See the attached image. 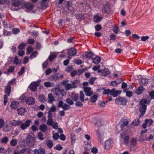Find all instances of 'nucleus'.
Masks as SVG:
<instances>
[{
	"mask_svg": "<svg viewBox=\"0 0 154 154\" xmlns=\"http://www.w3.org/2000/svg\"><path fill=\"white\" fill-rule=\"evenodd\" d=\"M148 103L146 99H143L140 102V106L139 108V111L141 112L139 117H142L145 114L146 108L147 105Z\"/></svg>",
	"mask_w": 154,
	"mask_h": 154,
	"instance_id": "1",
	"label": "nucleus"
},
{
	"mask_svg": "<svg viewBox=\"0 0 154 154\" xmlns=\"http://www.w3.org/2000/svg\"><path fill=\"white\" fill-rule=\"evenodd\" d=\"M51 91L57 98H61L66 94V92L63 90H60L59 88L53 89Z\"/></svg>",
	"mask_w": 154,
	"mask_h": 154,
	"instance_id": "2",
	"label": "nucleus"
},
{
	"mask_svg": "<svg viewBox=\"0 0 154 154\" xmlns=\"http://www.w3.org/2000/svg\"><path fill=\"white\" fill-rule=\"evenodd\" d=\"M113 143V140L112 139L107 140L104 142V149L107 150H109L112 146Z\"/></svg>",
	"mask_w": 154,
	"mask_h": 154,
	"instance_id": "3",
	"label": "nucleus"
},
{
	"mask_svg": "<svg viewBox=\"0 0 154 154\" xmlns=\"http://www.w3.org/2000/svg\"><path fill=\"white\" fill-rule=\"evenodd\" d=\"M35 138L33 137L30 135L27 136L26 140V142L28 145L30 147H33L34 145Z\"/></svg>",
	"mask_w": 154,
	"mask_h": 154,
	"instance_id": "4",
	"label": "nucleus"
},
{
	"mask_svg": "<svg viewBox=\"0 0 154 154\" xmlns=\"http://www.w3.org/2000/svg\"><path fill=\"white\" fill-rule=\"evenodd\" d=\"M127 102V100L125 97H119L115 100L116 103L119 105L126 104Z\"/></svg>",
	"mask_w": 154,
	"mask_h": 154,
	"instance_id": "5",
	"label": "nucleus"
},
{
	"mask_svg": "<svg viewBox=\"0 0 154 154\" xmlns=\"http://www.w3.org/2000/svg\"><path fill=\"white\" fill-rule=\"evenodd\" d=\"M40 81L38 80L35 82H32L29 85L30 90L33 91H35L37 89V87L39 85Z\"/></svg>",
	"mask_w": 154,
	"mask_h": 154,
	"instance_id": "6",
	"label": "nucleus"
},
{
	"mask_svg": "<svg viewBox=\"0 0 154 154\" xmlns=\"http://www.w3.org/2000/svg\"><path fill=\"white\" fill-rule=\"evenodd\" d=\"M32 152V154H46L45 149L42 147L39 148L38 149H35Z\"/></svg>",
	"mask_w": 154,
	"mask_h": 154,
	"instance_id": "7",
	"label": "nucleus"
},
{
	"mask_svg": "<svg viewBox=\"0 0 154 154\" xmlns=\"http://www.w3.org/2000/svg\"><path fill=\"white\" fill-rule=\"evenodd\" d=\"M31 122V121L30 120H27L25 123H22V122L20 124V128L22 130H24L29 126Z\"/></svg>",
	"mask_w": 154,
	"mask_h": 154,
	"instance_id": "8",
	"label": "nucleus"
},
{
	"mask_svg": "<svg viewBox=\"0 0 154 154\" xmlns=\"http://www.w3.org/2000/svg\"><path fill=\"white\" fill-rule=\"evenodd\" d=\"M139 83L141 85H146L147 84L148 81L147 79L146 78H143L141 76H140L139 79Z\"/></svg>",
	"mask_w": 154,
	"mask_h": 154,
	"instance_id": "9",
	"label": "nucleus"
},
{
	"mask_svg": "<svg viewBox=\"0 0 154 154\" xmlns=\"http://www.w3.org/2000/svg\"><path fill=\"white\" fill-rule=\"evenodd\" d=\"M33 8L34 6L32 5L30 3H27L25 5V10L26 12H29L32 11Z\"/></svg>",
	"mask_w": 154,
	"mask_h": 154,
	"instance_id": "10",
	"label": "nucleus"
},
{
	"mask_svg": "<svg viewBox=\"0 0 154 154\" xmlns=\"http://www.w3.org/2000/svg\"><path fill=\"white\" fill-rule=\"evenodd\" d=\"M102 11L106 14H109L110 11V8L109 5L107 3L106 4L103 8Z\"/></svg>",
	"mask_w": 154,
	"mask_h": 154,
	"instance_id": "11",
	"label": "nucleus"
},
{
	"mask_svg": "<svg viewBox=\"0 0 154 154\" xmlns=\"http://www.w3.org/2000/svg\"><path fill=\"white\" fill-rule=\"evenodd\" d=\"M153 121L151 119H146L145 122L142 125V127L144 128H146L147 126H149L152 123Z\"/></svg>",
	"mask_w": 154,
	"mask_h": 154,
	"instance_id": "12",
	"label": "nucleus"
},
{
	"mask_svg": "<svg viewBox=\"0 0 154 154\" xmlns=\"http://www.w3.org/2000/svg\"><path fill=\"white\" fill-rule=\"evenodd\" d=\"M84 90L85 93V95L87 96H90L93 94L92 91L91 90V89L89 87H84Z\"/></svg>",
	"mask_w": 154,
	"mask_h": 154,
	"instance_id": "13",
	"label": "nucleus"
},
{
	"mask_svg": "<svg viewBox=\"0 0 154 154\" xmlns=\"http://www.w3.org/2000/svg\"><path fill=\"white\" fill-rule=\"evenodd\" d=\"M67 81H63L62 82V84L64 87L67 90H69L73 88L72 85L69 83H67Z\"/></svg>",
	"mask_w": 154,
	"mask_h": 154,
	"instance_id": "14",
	"label": "nucleus"
},
{
	"mask_svg": "<svg viewBox=\"0 0 154 154\" xmlns=\"http://www.w3.org/2000/svg\"><path fill=\"white\" fill-rule=\"evenodd\" d=\"M121 137L124 139V143L125 145H127L128 143L129 136L124 134H121Z\"/></svg>",
	"mask_w": 154,
	"mask_h": 154,
	"instance_id": "15",
	"label": "nucleus"
},
{
	"mask_svg": "<svg viewBox=\"0 0 154 154\" xmlns=\"http://www.w3.org/2000/svg\"><path fill=\"white\" fill-rule=\"evenodd\" d=\"M3 125V130L5 132L8 131L11 128V125L10 123H6Z\"/></svg>",
	"mask_w": 154,
	"mask_h": 154,
	"instance_id": "16",
	"label": "nucleus"
},
{
	"mask_svg": "<svg viewBox=\"0 0 154 154\" xmlns=\"http://www.w3.org/2000/svg\"><path fill=\"white\" fill-rule=\"evenodd\" d=\"M121 92L120 90L116 91L115 89H113L111 90V95H112L114 97H116Z\"/></svg>",
	"mask_w": 154,
	"mask_h": 154,
	"instance_id": "17",
	"label": "nucleus"
},
{
	"mask_svg": "<svg viewBox=\"0 0 154 154\" xmlns=\"http://www.w3.org/2000/svg\"><path fill=\"white\" fill-rule=\"evenodd\" d=\"M76 54V50L75 48H72L68 50V54L69 56L75 55Z\"/></svg>",
	"mask_w": 154,
	"mask_h": 154,
	"instance_id": "18",
	"label": "nucleus"
},
{
	"mask_svg": "<svg viewBox=\"0 0 154 154\" xmlns=\"http://www.w3.org/2000/svg\"><path fill=\"white\" fill-rule=\"evenodd\" d=\"M85 143L86 145L85 147V149L87 151L90 150L92 147L91 143V141L85 142Z\"/></svg>",
	"mask_w": 154,
	"mask_h": 154,
	"instance_id": "19",
	"label": "nucleus"
},
{
	"mask_svg": "<svg viewBox=\"0 0 154 154\" xmlns=\"http://www.w3.org/2000/svg\"><path fill=\"white\" fill-rule=\"evenodd\" d=\"M18 113L20 115H23L26 111V109L24 107H21L17 109Z\"/></svg>",
	"mask_w": 154,
	"mask_h": 154,
	"instance_id": "20",
	"label": "nucleus"
},
{
	"mask_svg": "<svg viewBox=\"0 0 154 154\" xmlns=\"http://www.w3.org/2000/svg\"><path fill=\"white\" fill-rule=\"evenodd\" d=\"M28 95L27 94L25 93L23 94L20 97L19 100L22 102L24 103L26 100V98L28 97Z\"/></svg>",
	"mask_w": 154,
	"mask_h": 154,
	"instance_id": "21",
	"label": "nucleus"
},
{
	"mask_svg": "<svg viewBox=\"0 0 154 154\" xmlns=\"http://www.w3.org/2000/svg\"><path fill=\"white\" fill-rule=\"evenodd\" d=\"M19 103L17 101H12L10 105L11 109H15L18 107Z\"/></svg>",
	"mask_w": 154,
	"mask_h": 154,
	"instance_id": "22",
	"label": "nucleus"
},
{
	"mask_svg": "<svg viewBox=\"0 0 154 154\" xmlns=\"http://www.w3.org/2000/svg\"><path fill=\"white\" fill-rule=\"evenodd\" d=\"M56 107L54 106V105H52L49 111L48 112V117H49V116H51L52 114L51 112H54L56 111Z\"/></svg>",
	"mask_w": 154,
	"mask_h": 154,
	"instance_id": "23",
	"label": "nucleus"
},
{
	"mask_svg": "<svg viewBox=\"0 0 154 154\" xmlns=\"http://www.w3.org/2000/svg\"><path fill=\"white\" fill-rule=\"evenodd\" d=\"M101 60V58L100 57L96 56L92 59V61L93 63L95 64H98Z\"/></svg>",
	"mask_w": 154,
	"mask_h": 154,
	"instance_id": "24",
	"label": "nucleus"
},
{
	"mask_svg": "<svg viewBox=\"0 0 154 154\" xmlns=\"http://www.w3.org/2000/svg\"><path fill=\"white\" fill-rule=\"evenodd\" d=\"M79 97V94L75 93H72L71 96V98L74 101H76L78 100Z\"/></svg>",
	"mask_w": 154,
	"mask_h": 154,
	"instance_id": "25",
	"label": "nucleus"
},
{
	"mask_svg": "<svg viewBox=\"0 0 154 154\" xmlns=\"http://www.w3.org/2000/svg\"><path fill=\"white\" fill-rule=\"evenodd\" d=\"M26 103L29 105H31L34 103L35 100L32 98L30 97L26 100Z\"/></svg>",
	"mask_w": 154,
	"mask_h": 154,
	"instance_id": "26",
	"label": "nucleus"
},
{
	"mask_svg": "<svg viewBox=\"0 0 154 154\" xmlns=\"http://www.w3.org/2000/svg\"><path fill=\"white\" fill-rule=\"evenodd\" d=\"M39 129L43 132H46L47 130V127L45 125L42 124L39 127Z\"/></svg>",
	"mask_w": 154,
	"mask_h": 154,
	"instance_id": "27",
	"label": "nucleus"
},
{
	"mask_svg": "<svg viewBox=\"0 0 154 154\" xmlns=\"http://www.w3.org/2000/svg\"><path fill=\"white\" fill-rule=\"evenodd\" d=\"M144 90L143 87H140L138 88L136 90L135 93L138 94H140Z\"/></svg>",
	"mask_w": 154,
	"mask_h": 154,
	"instance_id": "28",
	"label": "nucleus"
},
{
	"mask_svg": "<svg viewBox=\"0 0 154 154\" xmlns=\"http://www.w3.org/2000/svg\"><path fill=\"white\" fill-rule=\"evenodd\" d=\"M48 102L50 103H52L55 100L54 97L51 94H48Z\"/></svg>",
	"mask_w": 154,
	"mask_h": 154,
	"instance_id": "29",
	"label": "nucleus"
},
{
	"mask_svg": "<svg viewBox=\"0 0 154 154\" xmlns=\"http://www.w3.org/2000/svg\"><path fill=\"white\" fill-rule=\"evenodd\" d=\"M62 75H60L59 73L55 74L52 76L53 80H57L59 78H63Z\"/></svg>",
	"mask_w": 154,
	"mask_h": 154,
	"instance_id": "30",
	"label": "nucleus"
},
{
	"mask_svg": "<svg viewBox=\"0 0 154 154\" xmlns=\"http://www.w3.org/2000/svg\"><path fill=\"white\" fill-rule=\"evenodd\" d=\"M102 19V17H99L98 15H96L94 18V22L97 23L100 22Z\"/></svg>",
	"mask_w": 154,
	"mask_h": 154,
	"instance_id": "31",
	"label": "nucleus"
},
{
	"mask_svg": "<svg viewBox=\"0 0 154 154\" xmlns=\"http://www.w3.org/2000/svg\"><path fill=\"white\" fill-rule=\"evenodd\" d=\"M11 90V87L9 85H7L5 88V92L9 96Z\"/></svg>",
	"mask_w": 154,
	"mask_h": 154,
	"instance_id": "32",
	"label": "nucleus"
},
{
	"mask_svg": "<svg viewBox=\"0 0 154 154\" xmlns=\"http://www.w3.org/2000/svg\"><path fill=\"white\" fill-rule=\"evenodd\" d=\"M75 17L77 19L79 20H82L84 18V15L82 14H77Z\"/></svg>",
	"mask_w": 154,
	"mask_h": 154,
	"instance_id": "33",
	"label": "nucleus"
},
{
	"mask_svg": "<svg viewBox=\"0 0 154 154\" xmlns=\"http://www.w3.org/2000/svg\"><path fill=\"white\" fill-rule=\"evenodd\" d=\"M22 121H16L15 120L13 121L11 123V125L13 126H18L21 123Z\"/></svg>",
	"mask_w": 154,
	"mask_h": 154,
	"instance_id": "34",
	"label": "nucleus"
},
{
	"mask_svg": "<svg viewBox=\"0 0 154 154\" xmlns=\"http://www.w3.org/2000/svg\"><path fill=\"white\" fill-rule=\"evenodd\" d=\"M46 144L48 147L49 148H51L53 146V143L52 141L48 140L46 142Z\"/></svg>",
	"mask_w": 154,
	"mask_h": 154,
	"instance_id": "35",
	"label": "nucleus"
},
{
	"mask_svg": "<svg viewBox=\"0 0 154 154\" xmlns=\"http://www.w3.org/2000/svg\"><path fill=\"white\" fill-rule=\"evenodd\" d=\"M72 84L73 88H75L79 85V80H76L73 81Z\"/></svg>",
	"mask_w": 154,
	"mask_h": 154,
	"instance_id": "36",
	"label": "nucleus"
},
{
	"mask_svg": "<svg viewBox=\"0 0 154 154\" xmlns=\"http://www.w3.org/2000/svg\"><path fill=\"white\" fill-rule=\"evenodd\" d=\"M103 94H106L107 95H111V90L109 89H105L103 91Z\"/></svg>",
	"mask_w": 154,
	"mask_h": 154,
	"instance_id": "37",
	"label": "nucleus"
},
{
	"mask_svg": "<svg viewBox=\"0 0 154 154\" xmlns=\"http://www.w3.org/2000/svg\"><path fill=\"white\" fill-rule=\"evenodd\" d=\"M98 97V96L96 95H94L92 96L91 98V101L92 102H95L97 100Z\"/></svg>",
	"mask_w": 154,
	"mask_h": 154,
	"instance_id": "38",
	"label": "nucleus"
},
{
	"mask_svg": "<svg viewBox=\"0 0 154 154\" xmlns=\"http://www.w3.org/2000/svg\"><path fill=\"white\" fill-rule=\"evenodd\" d=\"M51 117V116H49V117H48V119L47 123V124L49 125H51L54 122H53L52 119L50 118Z\"/></svg>",
	"mask_w": 154,
	"mask_h": 154,
	"instance_id": "39",
	"label": "nucleus"
},
{
	"mask_svg": "<svg viewBox=\"0 0 154 154\" xmlns=\"http://www.w3.org/2000/svg\"><path fill=\"white\" fill-rule=\"evenodd\" d=\"M154 138V134H149V136L146 138V140H148L149 141H151Z\"/></svg>",
	"mask_w": 154,
	"mask_h": 154,
	"instance_id": "40",
	"label": "nucleus"
},
{
	"mask_svg": "<svg viewBox=\"0 0 154 154\" xmlns=\"http://www.w3.org/2000/svg\"><path fill=\"white\" fill-rule=\"evenodd\" d=\"M17 144V140L15 139H12L10 142V144L12 146H14Z\"/></svg>",
	"mask_w": 154,
	"mask_h": 154,
	"instance_id": "41",
	"label": "nucleus"
},
{
	"mask_svg": "<svg viewBox=\"0 0 154 154\" xmlns=\"http://www.w3.org/2000/svg\"><path fill=\"white\" fill-rule=\"evenodd\" d=\"M19 29L17 28H14L12 29V32L13 34H17L20 32Z\"/></svg>",
	"mask_w": 154,
	"mask_h": 154,
	"instance_id": "42",
	"label": "nucleus"
},
{
	"mask_svg": "<svg viewBox=\"0 0 154 154\" xmlns=\"http://www.w3.org/2000/svg\"><path fill=\"white\" fill-rule=\"evenodd\" d=\"M38 100L42 103H44L45 101V97L43 95L39 96L38 97Z\"/></svg>",
	"mask_w": 154,
	"mask_h": 154,
	"instance_id": "43",
	"label": "nucleus"
},
{
	"mask_svg": "<svg viewBox=\"0 0 154 154\" xmlns=\"http://www.w3.org/2000/svg\"><path fill=\"white\" fill-rule=\"evenodd\" d=\"M79 99L81 101H83L84 100V95L82 91H81L80 93Z\"/></svg>",
	"mask_w": 154,
	"mask_h": 154,
	"instance_id": "44",
	"label": "nucleus"
},
{
	"mask_svg": "<svg viewBox=\"0 0 154 154\" xmlns=\"http://www.w3.org/2000/svg\"><path fill=\"white\" fill-rule=\"evenodd\" d=\"M118 80H116L115 81L112 82L110 84L111 85L115 86L118 85L120 83V82H118Z\"/></svg>",
	"mask_w": 154,
	"mask_h": 154,
	"instance_id": "45",
	"label": "nucleus"
},
{
	"mask_svg": "<svg viewBox=\"0 0 154 154\" xmlns=\"http://www.w3.org/2000/svg\"><path fill=\"white\" fill-rule=\"evenodd\" d=\"M109 70L107 69H105L102 72V74L104 76H106L109 74Z\"/></svg>",
	"mask_w": 154,
	"mask_h": 154,
	"instance_id": "46",
	"label": "nucleus"
},
{
	"mask_svg": "<svg viewBox=\"0 0 154 154\" xmlns=\"http://www.w3.org/2000/svg\"><path fill=\"white\" fill-rule=\"evenodd\" d=\"M8 137H6L2 138L1 142L2 143H6L8 141Z\"/></svg>",
	"mask_w": 154,
	"mask_h": 154,
	"instance_id": "47",
	"label": "nucleus"
},
{
	"mask_svg": "<svg viewBox=\"0 0 154 154\" xmlns=\"http://www.w3.org/2000/svg\"><path fill=\"white\" fill-rule=\"evenodd\" d=\"M140 123L139 120L138 119L135 120L132 122V124L134 126H137Z\"/></svg>",
	"mask_w": 154,
	"mask_h": 154,
	"instance_id": "48",
	"label": "nucleus"
},
{
	"mask_svg": "<svg viewBox=\"0 0 154 154\" xmlns=\"http://www.w3.org/2000/svg\"><path fill=\"white\" fill-rule=\"evenodd\" d=\"M70 107L69 105H67L66 104H64L62 106V108L64 110L69 109Z\"/></svg>",
	"mask_w": 154,
	"mask_h": 154,
	"instance_id": "49",
	"label": "nucleus"
},
{
	"mask_svg": "<svg viewBox=\"0 0 154 154\" xmlns=\"http://www.w3.org/2000/svg\"><path fill=\"white\" fill-rule=\"evenodd\" d=\"M51 125L53 127V128L55 129H57L58 128V123L56 122H54Z\"/></svg>",
	"mask_w": 154,
	"mask_h": 154,
	"instance_id": "50",
	"label": "nucleus"
},
{
	"mask_svg": "<svg viewBox=\"0 0 154 154\" xmlns=\"http://www.w3.org/2000/svg\"><path fill=\"white\" fill-rule=\"evenodd\" d=\"M53 138L55 140H57L59 138V134L57 133H55L54 134V132H53Z\"/></svg>",
	"mask_w": 154,
	"mask_h": 154,
	"instance_id": "51",
	"label": "nucleus"
},
{
	"mask_svg": "<svg viewBox=\"0 0 154 154\" xmlns=\"http://www.w3.org/2000/svg\"><path fill=\"white\" fill-rule=\"evenodd\" d=\"M137 142V139L136 138H133L131 140V143L133 145H135L136 144Z\"/></svg>",
	"mask_w": 154,
	"mask_h": 154,
	"instance_id": "52",
	"label": "nucleus"
},
{
	"mask_svg": "<svg viewBox=\"0 0 154 154\" xmlns=\"http://www.w3.org/2000/svg\"><path fill=\"white\" fill-rule=\"evenodd\" d=\"M38 139L41 140H42L43 139V135L41 132L38 133Z\"/></svg>",
	"mask_w": 154,
	"mask_h": 154,
	"instance_id": "53",
	"label": "nucleus"
},
{
	"mask_svg": "<svg viewBox=\"0 0 154 154\" xmlns=\"http://www.w3.org/2000/svg\"><path fill=\"white\" fill-rule=\"evenodd\" d=\"M26 45V44L25 43H21L19 46L18 48L20 50L23 49Z\"/></svg>",
	"mask_w": 154,
	"mask_h": 154,
	"instance_id": "54",
	"label": "nucleus"
},
{
	"mask_svg": "<svg viewBox=\"0 0 154 154\" xmlns=\"http://www.w3.org/2000/svg\"><path fill=\"white\" fill-rule=\"evenodd\" d=\"M37 54V51H35L33 52L30 56V59H32L34 58L35 57Z\"/></svg>",
	"mask_w": 154,
	"mask_h": 154,
	"instance_id": "55",
	"label": "nucleus"
},
{
	"mask_svg": "<svg viewBox=\"0 0 154 154\" xmlns=\"http://www.w3.org/2000/svg\"><path fill=\"white\" fill-rule=\"evenodd\" d=\"M8 95H5L4 96V103L5 105H6L8 101Z\"/></svg>",
	"mask_w": 154,
	"mask_h": 154,
	"instance_id": "56",
	"label": "nucleus"
},
{
	"mask_svg": "<svg viewBox=\"0 0 154 154\" xmlns=\"http://www.w3.org/2000/svg\"><path fill=\"white\" fill-rule=\"evenodd\" d=\"M33 51V48L31 46H29L27 48V53L29 54Z\"/></svg>",
	"mask_w": 154,
	"mask_h": 154,
	"instance_id": "57",
	"label": "nucleus"
},
{
	"mask_svg": "<svg viewBox=\"0 0 154 154\" xmlns=\"http://www.w3.org/2000/svg\"><path fill=\"white\" fill-rule=\"evenodd\" d=\"M45 86L46 87H50L51 86V83L49 82H46L44 84Z\"/></svg>",
	"mask_w": 154,
	"mask_h": 154,
	"instance_id": "58",
	"label": "nucleus"
},
{
	"mask_svg": "<svg viewBox=\"0 0 154 154\" xmlns=\"http://www.w3.org/2000/svg\"><path fill=\"white\" fill-rule=\"evenodd\" d=\"M25 68L23 67L21 68L20 71L18 72V74L19 75H22L24 72Z\"/></svg>",
	"mask_w": 154,
	"mask_h": 154,
	"instance_id": "59",
	"label": "nucleus"
},
{
	"mask_svg": "<svg viewBox=\"0 0 154 154\" xmlns=\"http://www.w3.org/2000/svg\"><path fill=\"white\" fill-rule=\"evenodd\" d=\"M16 79H12L10 81H9L8 82V85H12L14 84H15L16 83Z\"/></svg>",
	"mask_w": 154,
	"mask_h": 154,
	"instance_id": "60",
	"label": "nucleus"
},
{
	"mask_svg": "<svg viewBox=\"0 0 154 154\" xmlns=\"http://www.w3.org/2000/svg\"><path fill=\"white\" fill-rule=\"evenodd\" d=\"M128 122L127 120H126L125 121H124L123 122V124H122L121 125V128H123L124 127L126 126L127 125V124H128Z\"/></svg>",
	"mask_w": 154,
	"mask_h": 154,
	"instance_id": "61",
	"label": "nucleus"
},
{
	"mask_svg": "<svg viewBox=\"0 0 154 154\" xmlns=\"http://www.w3.org/2000/svg\"><path fill=\"white\" fill-rule=\"evenodd\" d=\"M84 137L87 140V142L90 141V140L91 139V138L89 135L87 134H85L84 135Z\"/></svg>",
	"mask_w": 154,
	"mask_h": 154,
	"instance_id": "62",
	"label": "nucleus"
},
{
	"mask_svg": "<svg viewBox=\"0 0 154 154\" xmlns=\"http://www.w3.org/2000/svg\"><path fill=\"white\" fill-rule=\"evenodd\" d=\"M91 152L94 154H96L97 152V149L96 147H93L91 150Z\"/></svg>",
	"mask_w": 154,
	"mask_h": 154,
	"instance_id": "63",
	"label": "nucleus"
},
{
	"mask_svg": "<svg viewBox=\"0 0 154 154\" xmlns=\"http://www.w3.org/2000/svg\"><path fill=\"white\" fill-rule=\"evenodd\" d=\"M66 102L67 103L71 105H72L73 104V102L69 98H67L66 99Z\"/></svg>",
	"mask_w": 154,
	"mask_h": 154,
	"instance_id": "64",
	"label": "nucleus"
}]
</instances>
